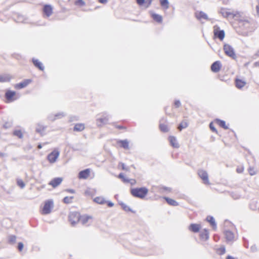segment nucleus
<instances>
[{
  "instance_id": "nucleus-59",
  "label": "nucleus",
  "mask_w": 259,
  "mask_h": 259,
  "mask_svg": "<svg viewBox=\"0 0 259 259\" xmlns=\"http://www.w3.org/2000/svg\"><path fill=\"white\" fill-rule=\"evenodd\" d=\"M226 259H235V258H234V257H233L231 256L228 255V256L227 257Z\"/></svg>"
},
{
  "instance_id": "nucleus-19",
  "label": "nucleus",
  "mask_w": 259,
  "mask_h": 259,
  "mask_svg": "<svg viewBox=\"0 0 259 259\" xmlns=\"http://www.w3.org/2000/svg\"><path fill=\"white\" fill-rule=\"evenodd\" d=\"M200 238L202 241H206L209 239V233L207 230L204 229L199 234Z\"/></svg>"
},
{
  "instance_id": "nucleus-49",
  "label": "nucleus",
  "mask_w": 259,
  "mask_h": 259,
  "mask_svg": "<svg viewBox=\"0 0 259 259\" xmlns=\"http://www.w3.org/2000/svg\"><path fill=\"white\" fill-rule=\"evenodd\" d=\"M115 128L119 129V130H125L126 129V127H125L123 125H119L115 124Z\"/></svg>"
},
{
  "instance_id": "nucleus-43",
  "label": "nucleus",
  "mask_w": 259,
  "mask_h": 259,
  "mask_svg": "<svg viewBox=\"0 0 259 259\" xmlns=\"http://www.w3.org/2000/svg\"><path fill=\"white\" fill-rule=\"evenodd\" d=\"M244 171V167L242 165H239L237 167L236 169V171L238 174H241Z\"/></svg>"
},
{
  "instance_id": "nucleus-3",
  "label": "nucleus",
  "mask_w": 259,
  "mask_h": 259,
  "mask_svg": "<svg viewBox=\"0 0 259 259\" xmlns=\"http://www.w3.org/2000/svg\"><path fill=\"white\" fill-rule=\"evenodd\" d=\"M95 177V174L91 168H86L79 172L78 178L79 180L92 179Z\"/></svg>"
},
{
  "instance_id": "nucleus-33",
  "label": "nucleus",
  "mask_w": 259,
  "mask_h": 259,
  "mask_svg": "<svg viewBox=\"0 0 259 259\" xmlns=\"http://www.w3.org/2000/svg\"><path fill=\"white\" fill-rule=\"evenodd\" d=\"M164 199L166 200V201L167 202L168 204L172 206H177L178 205V203L175 201V200L168 198V197H164Z\"/></svg>"
},
{
  "instance_id": "nucleus-50",
  "label": "nucleus",
  "mask_w": 259,
  "mask_h": 259,
  "mask_svg": "<svg viewBox=\"0 0 259 259\" xmlns=\"http://www.w3.org/2000/svg\"><path fill=\"white\" fill-rule=\"evenodd\" d=\"M174 105L176 108H178L181 105V103L179 101H176L174 103Z\"/></svg>"
},
{
  "instance_id": "nucleus-34",
  "label": "nucleus",
  "mask_w": 259,
  "mask_h": 259,
  "mask_svg": "<svg viewBox=\"0 0 259 259\" xmlns=\"http://www.w3.org/2000/svg\"><path fill=\"white\" fill-rule=\"evenodd\" d=\"M160 6L164 9H167L169 8V3L168 0H159Z\"/></svg>"
},
{
  "instance_id": "nucleus-9",
  "label": "nucleus",
  "mask_w": 259,
  "mask_h": 259,
  "mask_svg": "<svg viewBox=\"0 0 259 259\" xmlns=\"http://www.w3.org/2000/svg\"><path fill=\"white\" fill-rule=\"evenodd\" d=\"M42 12L44 16L49 17L53 13V8L50 5H45L42 8Z\"/></svg>"
},
{
  "instance_id": "nucleus-31",
  "label": "nucleus",
  "mask_w": 259,
  "mask_h": 259,
  "mask_svg": "<svg viewBox=\"0 0 259 259\" xmlns=\"http://www.w3.org/2000/svg\"><path fill=\"white\" fill-rule=\"evenodd\" d=\"M13 134L19 139H22L23 137V132L21 130H15L14 131Z\"/></svg>"
},
{
  "instance_id": "nucleus-7",
  "label": "nucleus",
  "mask_w": 259,
  "mask_h": 259,
  "mask_svg": "<svg viewBox=\"0 0 259 259\" xmlns=\"http://www.w3.org/2000/svg\"><path fill=\"white\" fill-rule=\"evenodd\" d=\"M60 152L58 149H55L48 156L47 159L50 163H54L58 158Z\"/></svg>"
},
{
  "instance_id": "nucleus-15",
  "label": "nucleus",
  "mask_w": 259,
  "mask_h": 259,
  "mask_svg": "<svg viewBox=\"0 0 259 259\" xmlns=\"http://www.w3.org/2000/svg\"><path fill=\"white\" fill-rule=\"evenodd\" d=\"M154 0H136L137 4L146 8L149 7Z\"/></svg>"
},
{
  "instance_id": "nucleus-54",
  "label": "nucleus",
  "mask_w": 259,
  "mask_h": 259,
  "mask_svg": "<svg viewBox=\"0 0 259 259\" xmlns=\"http://www.w3.org/2000/svg\"><path fill=\"white\" fill-rule=\"evenodd\" d=\"M107 2V0H99V2L101 4H106Z\"/></svg>"
},
{
  "instance_id": "nucleus-58",
  "label": "nucleus",
  "mask_w": 259,
  "mask_h": 259,
  "mask_svg": "<svg viewBox=\"0 0 259 259\" xmlns=\"http://www.w3.org/2000/svg\"><path fill=\"white\" fill-rule=\"evenodd\" d=\"M254 65L256 67H259V61L258 62H256L254 63Z\"/></svg>"
},
{
  "instance_id": "nucleus-25",
  "label": "nucleus",
  "mask_w": 259,
  "mask_h": 259,
  "mask_svg": "<svg viewBox=\"0 0 259 259\" xmlns=\"http://www.w3.org/2000/svg\"><path fill=\"white\" fill-rule=\"evenodd\" d=\"M85 128V125L83 123H76L75 124L73 131L75 132H81Z\"/></svg>"
},
{
  "instance_id": "nucleus-4",
  "label": "nucleus",
  "mask_w": 259,
  "mask_h": 259,
  "mask_svg": "<svg viewBox=\"0 0 259 259\" xmlns=\"http://www.w3.org/2000/svg\"><path fill=\"white\" fill-rule=\"evenodd\" d=\"M6 103H9L16 100L18 97L16 92L13 91L7 90L5 93Z\"/></svg>"
},
{
  "instance_id": "nucleus-5",
  "label": "nucleus",
  "mask_w": 259,
  "mask_h": 259,
  "mask_svg": "<svg viewBox=\"0 0 259 259\" xmlns=\"http://www.w3.org/2000/svg\"><path fill=\"white\" fill-rule=\"evenodd\" d=\"M80 219V214L78 212L74 211L69 213L68 216L69 221L72 226L79 222Z\"/></svg>"
},
{
  "instance_id": "nucleus-44",
  "label": "nucleus",
  "mask_w": 259,
  "mask_h": 259,
  "mask_svg": "<svg viewBox=\"0 0 259 259\" xmlns=\"http://www.w3.org/2000/svg\"><path fill=\"white\" fill-rule=\"evenodd\" d=\"M17 185L21 188H23L25 186V184L22 180H18L17 182Z\"/></svg>"
},
{
  "instance_id": "nucleus-42",
  "label": "nucleus",
  "mask_w": 259,
  "mask_h": 259,
  "mask_svg": "<svg viewBox=\"0 0 259 259\" xmlns=\"http://www.w3.org/2000/svg\"><path fill=\"white\" fill-rule=\"evenodd\" d=\"M118 167L123 170H128V167H127L123 163H120L118 165Z\"/></svg>"
},
{
  "instance_id": "nucleus-6",
  "label": "nucleus",
  "mask_w": 259,
  "mask_h": 259,
  "mask_svg": "<svg viewBox=\"0 0 259 259\" xmlns=\"http://www.w3.org/2000/svg\"><path fill=\"white\" fill-rule=\"evenodd\" d=\"M224 52L226 55L233 58L235 59L236 56L233 48L229 45L225 44L223 47Z\"/></svg>"
},
{
  "instance_id": "nucleus-40",
  "label": "nucleus",
  "mask_w": 259,
  "mask_h": 259,
  "mask_svg": "<svg viewBox=\"0 0 259 259\" xmlns=\"http://www.w3.org/2000/svg\"><path fill=\"white\" fill-rule=\"evenodd\" d=\"M226 252L225 247L224 246H221V247L217 249V252L220 254H224Z\"/></svg>"
},
{
  "instance_id": "nucleus-36",
  "label": "nucleus",
  "mask_w": 259,
  "mask_h": 259,
  "mask_svg": "<svg viewBox=\"0 0 259 259\" xmlns=\"http://www.w3.org/2000/svg\"><path fill=\"white\" fill-rule=\"evenodd\" d=\"M73 196H66L63 198V202L65 204L71 203L73 202Z\"/></svg>"
},
{
  "instance_id": "nucleus-18",
  "label": "nucleus",
  "mask_w": 259,
  "mask_h": 259,
  "mask_svg": "<svg viewBox=\"0 0 259 259\" xmlns=\"http://www.w3.org/2000/svg\"><path fill=\"white\" fill-rule=\"evenodd\" d=\"M201 228V225L197 224H191L189 226V229L192 232L197 233L199 231Z\"/></svg>"
},
{
  "instance_id": "nucleus-48",
  "label": "nucleus",
  "mask_w": 259,
  "mask_h": 259,
  "mask_svg": "<svg viewBox=\"0 0 259 259\" xmlns=\"http://www.w3.org/2000/svg\"><path fill=\"white\" fill-rule=\"evenodd\" d=\"M23 247H24V245H23V244L22 242L18 243V249L19 251H22V250L23 249Z\"/></svg>"
},
{
  "instance_id": "nucleus-24",
  "label": "nucleus",
  "mask_w": 259,
  "mask_h": 259,
  "mask_svg": "<svg viewBox=\"0 0 259 259\" xmlns=\"http://www.w3.org/2000/svg\"><path fill=\"white\" fill-rule=\"evenodd\" d=\"M170 145L174 148H178L179 144L176 138L174 136H169L168 138Z\"/></svg>"
},
{
  "instance_id": "nucleus-17",
  "label": "nucleus",
  "mask_w": 259,
  "mask_h": 259,
  "mask_svg": "<svg viewBox=\"0 0 259 259\" xmlns=\"http://www.w3.org/2000/svg\"><path fill=\"white\" fill-rule=\"evenodd\" d=\"M195 16L196 18L199 20H207L208 17L207 15L202 11H197L195 13Z\"/></svg>"
},
{
  "instance_id": "nucleus-45",
  "label": "nucleus",
  "mask_w": 259,
  "mask_h": 259,
  "mask_svg": "<svg viewBox=\"0 0 259 259\" xmlns=\"http://www.w3.org/2000/svg\"><path fill=\"white\" fill-rule=\"evenodd\" d=\"M16 237L14 235L10 236L9 238V241L10 243H14L16 241Z\"/></svg>"
},
{
  "instance_id": "nucleus-55",
  "label": "nucleus",
  "mask_w": 259,
  "mask_h": 259,
  "mask_svg": "<svg viewBox=\"0 0 259 259\" xmlns=\"http://www.w3.org/2000/svg\"><path fill=\"white\" fill-rule=\"evenodd\" d=\"M249 173H250V175H253L254 174V172L253 171V170L252 169H250Z\"/></svg>"
},
{
  "instance_id": "nucleus-27",
  "label": "nucleus",
  "mask_w": 259,
  "mask_h": 259,
  "mask_svg": "<svg viewBox=\"0 0 259 259\" xmlns=\"http://www.w3.org/2000/svg\"><path fill=\"white\" fill-rule=\"evenodd\" d=\"M32 62L36 67L38 68L40 70H44V67L42 63L38 60L33 59Z\"/></svg>"
},
{
  "instance_id": "nucleus-57",
  "label": "nucleus",
  "mask_w": 259,
  "mask_h": 259,
  "mask_svg": "<svg viewBox=\"0 0 259 259\" xmlns=\"http://www.w3.org/2000/svg\"><path fill=\"white\" fill-rule=\"evenodd\" d=\"M5 155V153L0 151V157H3Z\"/></svg>"
},
{
  "instance_id": "nucleus-1",
  "label": "nucleus",
  "mask_w": 259,
  "mask_h": 259,
  "mask_svg": "<svg viewBox=\"0 0 259 259\" xmlns=\"http://www.w3.org/2000/svg\"><path fill=\"white\" fill-rule=\"evenodd\" d=\"M148 189L146 187L133 188L131 190V194L135 197L143 199L148 194Z\"/></svg>"
},
{
  "instance_id": "nucleus-14",
  "label": "nucleus",
  "mask_w": 259,
  "mask_h": 259,
  "mask_svg": "<svg viewBox=\"0 0 259 259\" xmlns=\"http://www.w3.org/2000/svg\"><path fill=\"white\" fill-rule=\"evenodd\" d=\"M222 68V64L220 61H217L212 63V64L211 65V70L213 72H219Z\"/></svg>"
},
{
  "instance_id": "nucleus-16",
  "label": "nucleus",
  "mask_w": 259,
  "mask_h": 259,
  "mask_svg": "<svg viewBox=\"0 0 259 259\" xmlns=\"http://www.w3.org/2000/svg\"><path fill=\"white\" fill-rule=\"evenodd\" d=\"M235 84L237 89H241L246 84V82L242 79L236 78L235 79Z\"/></svg>"
},
{
  "instance_id": "nucleus-39",
  "label": "nucleus",
  "mask_w": 259,
  "mask_h": 259,
  "mask_svg": "<svg viewBox=\"0 0 259 259\" xmlns=\"http://www.w3.org/2000/svg\"><path fill=\"white\" fill-rule=\"evenodd\" d=\"M74 4L77 6L81 7L84 6L85 3L83 0H76L75 1Z\"/></svg>"
},
{
  "instance_id": "nucleus-26",
  "label": "nucleus",
  "mask_w": 259,
  "mask_h": 259,
  "mask_svg": "<svg viewBox=\"0 0 259 259\" xmlns=\"http://www.w3.org/2000/svg\"><path fill=\"white\" fill-rule=\"evenodd\" d=\"M151 17L157 23H161L162 22V17L160 15L152 13L151 14Z\"/></svg>"
},
{
  "instance_id": "nucleus-20",
  "label": "nucleus",
  "mask_w": 259,
  "mask_h": 259,
  "mask_svg": "<svg viewBox=\"0 0 259 259\" xmlns=\"http://www.w3.org/2000/svg\"><path fill=\"white\" fill-rule=\"evenodd\" d=\"M117 144L119 147H122L125 149L129 148V143L127 140H119L117 141Z\"/></svg>"
},
{
  "instance_id": "nucleus-47",
  "label": "nucleus",
  "mask_w": 259,
  "mask_h": 259,
  "mask_svg": "<svg viewBox=\"0 0 259 259\" xmlns=\"http://www.w3.org/2000/svg\"><path fill=\"white\" fill-rule=\"evenodd\" d=\"M256 204H257L256 202H252L250 205V207L251 209H252L253 210L255 209L256 208Z\"/></svg>"
},
{
  "instance_id": "nucleus-10",
  "label": "nucleus",
  "mask_w": 259,
  "mask_h": 259,
  "mask_svg": "<svg viewBox=\"0 0 259 259\" xmlns=\"http://www.w3.org/2000/svg\"><path fill=\"white\" fill-rule=\"evenodd\" d=\"M213 33L215 37L219 38L221 40H223L225 37V32L224 30H220L218 26L213 27Z\"/></svg>"
},
{
  "instance_id": "nucleus-11",
  "label": "nucleus",
  "mask_w": 259,
  "mask_h": 259,
  "mask_svg": "<svg viewBox=\"0 0 259 259\" xmlns=\"http://www.w3.org/2000/svg\"><path fill=\"white\" fill-rule=\"evenodd\" d=\"M32 82V80L30 79H25L22 82L17 83L14 85V88L16 89L20 90L28 86L30 83Z\"/></svg>"
},
{
  "instance_id": "nucleus-37",
  "label": "nucleus",
  "mask_w": 259,
  "mask_h": 259,
  "mask_svg": "<svg viewBox=\"0 0 259 259\" xmlns=\"http://www.w3.org/2000/svg\"><path fill=\"white\" fill-rule=\"evenodd\" d=\"M188 122L186 120L182 121L181 123L179 125L178 128V130L181 131L183 129L186 128L188 126Z\"/></svg>"
},
{
  "instance_id": "nucleus-32",
  "label": "nucleus",
  "mask_w": 259,
  "mask_h": 259,
  "mask_svg": "<svg viewBox=\"0 0 259 259\" xmlns=\"http://www.w3.org/2000/svg\"><path fill=\"white\" fill-rule=\"evenodd\" d=\"M216 123L221 127L227 130L228 128V126L226 125V122L224 120L217 119Z\"/></svg>"
},
{
  "instance_id": "nucleus-52",
  "label": "nucleus",
  "mask_w": 259,
  "mask_h": 259,
  "mask_svg": "<svg viewBox=\"0 0 259 259\" xmlns=\"http://www.w3.org/2000/svg\"><path fill=\"white\" fill-rule=\"evenodd\" d=\"M106 203H107V206L109 207H111L114 205V203L111 201H106Z\"/></svg>"
},
{
  "instance_id": "nucleus-41",
  "label": "nucleus",
  "mask_w": 259,
  "mask_h": 259,
  "mask_svg": "<svg viewBox=\"0 0 259 259\" xmlns=\"http://www.w3.org/2000/svg\"><path fill=\"white\" fill-rule=\"evenodd\" d=\"M16 17V19L18 22H24L25 20V18L22 15H17Z\"/></svg>"
},
{
  "instance_id": "nucleus-12",
  "label": "nucleus",
  "mask_w": 259,
  "mask_h": 259,
  "mask_svg": "<svg viewBox=\"0 0 259 259\" xmlns=\"http://www.w3.org/2000/svg\"><path fill=\"white\" fill-rule=\"evenodd\" d=\"M118 178L120 179L124 183H129L131 185H134L137 183V181L135 179H128L125 178L124 174L122 173H120L118 176Z\"/></svg>"
},
{
  "instance_id": "nucleus-30",
  "label": "nucleus",
  "mask_w": 259,
  "mask_h": 259,
  "mask_svg": "<svg viewBox=\"0 0 259 259\" xmlns=\"http://www.w3.org/2000/svg\"><path fill=\"white\" fill-rule=\"evenodd\" d=\"M94 201L99 204H104L106 203V201L102 196H98L94 199Z\"/></svg>"
},
{
  "instance_id": "nucleus-22",
  "label": "nucleus",
  "mask_w": 259,
  "mask_h": 259,
  "mask_svg": "<svg viewBox=\"0 0 259 259\" xmlns=\"http://www.w3.org/2000/svg\"><path fill=\"white\" fill-rule=\"evenodd\" d=\"M224 234L227 241H231L234 239V234L231 231H226Z\"/></svg>"
},
{
  "instance_id": "nucleus-38",
  "label": "nucleus",
  "mask_w": 259,
  "mask_h": 259,
  "mask_svg": "<svg viewBox=\"0 0 259 259\" xmlns=\"http://www.w3.org/2000/svg\"><path fill=\"white\" fill-rule=\"evenodd\" d=\"M159 128L162 132L166 133L168 131L167 125L164 123H160L159 124Z\"/></svg>"
},
{
  "instance_id": "nucleus-8",
  "label": "nucleus",
  "mask_w": 259,
  "mask_h": 259,
  "mask_svg": "<svg viewBox=\"0 0 259 259\" xmlns=\"http://www.w3.org/2000/svg\"><path fill=\"white\" fill-rule=\"evenodd\" d=\"M198 175L199 177L201 178V179L202 180L203 183L205 185H210V183H209V179H208V176L207 173V172L203 169H200L198 170Z\"/></svg>"
},
{
  "instance_id": "nucleus-2",
  "label": "nucleus",
  "mask_w": 259,
  "mask_h": 259,
  "mask_svg": "<svg viewBox=\"0 0 259 259\" xmlns=\"http://www.w3.org/2000/svg\"><path fill=\"white\" fill-rule=\"evenodd\" d=\"M54 207V201L52 199L46 200L44 202V205L40 208V212L41 214L46 215L51 212Z\"/></svg>"
},
{
  "instance_id": "nucleus-13",
  "label": "nucleus",
  "mask_w": 259,
  "mask_h": 259,
  "mask_svg": "<svg viewBox=\"0 0 259 259\" xmlns=\"http://www.w3.org/2000/svg\"><path fill=\"white\" fill-rule=\"evenodd\" d=\"M63 181V178L60 177L53 179L49 183V185L53 188H55L59 186Z\"/></svg>"
},
{
  "instance_id": "nucleus-21",
  "label": "nucleus",
  "mask_w": 259,
  "mask_h": 259,
  "mask_svg": "<svg viewBox=\"0 0 259 259\" xmlns=\"http://www.w3.org/2000/svg\"><path fill=\"white\" fill-rule=\"evenodd\" d=\"M92 220V217L88 215H80V219L79 221L83 225H85L89 222L90 220Z\"/></svg>"
},
{
  "instance_id": "nucleus-60",
  "label": "nucleus",
  "mask_w": 259,
  "mask_h": 259,
  "mask_svg": "<svg viewBox=\"0 0 259 259\" xmlns=\"http://www.w3.org/2000/svg\"><path fill=\"white\" fill-rule=\"evenodd\" d=\"M42 148V145L41 144H39L38 146H37V148L40 149Z\"/></svg>"
},
{
  "instance_id": "nucleus-51",
  "label": "nucleus",
  "mask_w": 259,
  "mask_h": 259,
  "mask_svg": "<svg viewBox=\"0 0 259 259\" xmlns=\"http://www.w3.org/2000/svg\"><path fill=\"white\" fill-rule=\"evenodd\" d=\"M65 191L68 192V193H71V194L75 193V192L74 190L70 189H66L65 190Z\"/></svg>"
},
{
  "instance_id": "nucleus-23",
  "label": "nucleus",
  "mask_w": 259,
  "mask_h": 259,
  "mask_svg": "<svg viewBox=\"0 0 259 259\" xmlns=\"http://www.w3.org/2000/svg\"><path fill=\"white\" fill-rule=\"evenodd\" d=\"M108 118L107 116L99 118L97 119V124L98 126H102L107 123Z\"/></svg>"
},
{
  "instance_id": "nucleus-29",
  "label": "nucleus",
  "mask_w": 259,
  "mask_h": 259,
  "mask_svg": "<svg viewBox=\"0 0 259 259\" xmlns=\"http://www.w3.org/2000/svg\"><path fill=\"white\" fill-rule=\"evenodd\" d=\"M11 79V77L9 74H3L0 75V82H9Z\"/></svg>"
},
{
  "instance_id": "nucleus-35",
  "label": "nucleus",
  "mask_w": 259,
  "mask_h": 259,
  "mask_svg": "<svg viewBox=\"0 0 259 259\" xmlns=\"http://www.w3.org/2000/svg\"><path fill=\"white\" fill-rule=\"evenodd\" d=\"M46 127L41 124H38L36 127V132L40 134H42L45 130Z\"/></svg>"
},
{
  "instance_id": "nucleus-56",
  "label": "nucleus",
  "mask_w": 259,
  "mask_h": 259,
  "mask_svg": "<svg viewBox=\"0 0 259 259\" xmlns=\"http://www.w3.org/2000/svg\"><path fill=\"white\" fill-rule=\"evenodd\" d=\"M222 14H223V15H225V16H228L229 15H230V14H231V13H228L227 12H226V13H225V12H222Z\"/></svg>"
},
{
  "instance_id": "nucleus-61",
  "label": "nucleus",
  "mask_w": 259,
  "mask_h": 259,
  "mask_svg": "<svg viewBox=\"0 0 259 259\" xmlns=\"http://www.w3.org/2000/svg\"><path fill=\"white\" fill-rule=\"evenodd\" d=\"M47 144H48V143H45L43 144V145H46Z\"/></svg>"
},
{
  "instance_id": "nucleus-53",
  "label": "nucleus",
  "mask_w": 259,
  "mask_h": 259,
  "mask_svg": "<svg viewBox=\"0 0 259 259\" xmlns=\"http://www.w3.org/2000/svg\"><path fill=\"white\" fill-rule=\"evenodd\" d=\"M121 206H122V207L123 208V209H124L125 210H127V208L128 207L125 204H121Z\"/></svg>"
},
{
  "instance_id": "nucleus-28",
  "label": "nucleus",
  "mask_w": 259,
  "mask_h": 259,
  "mask_svg": "<svg viewBox=\"0 0 259 259\" xmlns=\"http://www.w3.org/2000/svg\"><path fill=\"white\" fill-rule=\"evenodd\" d=\"M206 221L210 223L213 230H216L217 225L215 224V220L212 217L208 216L206 218Z\"/></svg>"
},
{
  "instance_id": "nucleus-46",
  "label": "nucleus",
  "mask_w": 259,
  "mask_h": 259,
  "mask_svg": "<svg viewBox=\"0 0 259 259\" xmlns=\"http://www.w3.org/2000/svg\"><path fill=\"white\" fill-rule=\"evenodd\" d=\"M209 127L210 128V130L214 133H217V130L215 129V128L214 127V124H213L212 122H211L210 124H209Z\"/></svg>"
}]
</instances>
